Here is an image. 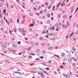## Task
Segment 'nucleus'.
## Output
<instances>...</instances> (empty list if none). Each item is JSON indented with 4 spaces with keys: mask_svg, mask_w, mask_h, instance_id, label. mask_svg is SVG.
Segmentation results:
<instances>
[{
    "mask_svg": "<svg viewBox=\"0 0 78 78\" xmlns=\"http://www.w3.org/2000/svg\"><path fill=\"white\" fill-rule=\"evenodd\" d=\"M8 50L9 51H13V50H12V49H8Z\"/></svg>",
    "mask_w": 78,
    "mask_h": 78,
    "instance_id": "obj_18",
    "label": "nucleus"
},
{
    "mask_svg": "<svg viewBox=\"0 0 78 78\" xmlns=\"http://www.w3.org/2000/svg\"><path fill=\"white\" fill-rule=\"evenodd\" d=\"M54 56H57V57H58V58H59V56L57 55H54Z\"/></svg>",
    "mask_w": 78,
    "mask_h": 78,
    "instance_id": "obj_51",
    "label": "nucleus"
},
{
    "mask_svg": "<svg viewBox=\"0 0 78 78\" xmlns=\"http://www.w3.org/2000/svg\"><path fill=\"white\" fill-rule=\"evenodd\" d=\"M42 64H43V65H44V66H47V64L44 62H43Z\"/></svg>",
    "mask_w": 78,
    "mask_h": 78,
    "instance_id": "obj_14",
    "label": "nucleus"
},
{
    "mask_svg": "<svg viewBox=\"0 0 78 78\" xmlns=\"http://www.w3.org/2000/svg\"><path fill=\"white\" fill-rule=\"evenodd\" d=\"M64 24H62V27H63V28H67V26H66V25H65L64 26Z\"/></svg>",
    "mask_w": 78,
    "mask_h": 78,
    "instance_id": "obj_3",
    "label": "nucleus"
},
{
    "mask_svg": "<svg viewBox=\"0 0 78 78\" xmlns=\"http://www.w3.org/2000/svg\"><path fill=\"white\" fill-rule=\"evenodd\" d=\"M36 51L37 52V53H41V51L39 50V49H37L36 50Z\"/></svg>",
    "mask_w": 78,
    "mask_h": 78,
    "instance_id": "obj_5",
    "label": "nucleus"
},
{
    "mask_svg": "<svg viewBox=\"0 0 78 78\" xmlns=\"http://www.w3.org/2000/svg\"><path fill=\"white\" fill-rule=\"evenodd\" d=\"M58 17H59V18H60V17H61V15H60V14H58Z\"/></svg>",
    "mask_w": 78,
    "mask_h": 78,
    "instance_id": "obj_46",
    "label": "nucleus"
},
{
    "mask_svg": "<svg viewBox=\"0 0 78 78\" xmlns=\"http://www.w3.org/2000/svg\"><path fill=\"white\" fill-rule=\"evenodd\" d=\"M69 73H68L67 75L66 76V78H69L70 77V76L69 75Z\"/></svg>",
    "mask_w": 78,
    "mask_h": 78,
    "instance_id": "obj_6",
    "label": "nucleus"
},
{
    "mask_svg": "<svg viewBox=\"0 0 78 78\" xmlns=\"http://www.w3.org/2000/svg\"><path fill=\"white\" fill-rule=\"evenodd\" d=\"M37 73H38V74H39V75H41V74H42L41 73H39L38 72H37Z\"/></svg>",
    "mask_w": 78,
    "mask_h": 78,
    "instance_id": "obj_57",
    "label": "nucleus"
},
{
    "mask_svg": "<svg viewBox=\"0 0 78 78\" xmlns=\"http://www.w3.org/2000/svg\"><path fill=\"white\" fill-rule=\"evenodd\" d=\"M72 58H73V60H74V61H77V60H76L75 58H73V57H72Z\"/></svg>",
    "mask_w": 78,
    "mask_h": 78,
    "instance_id": "obj_15",
    "label": "nucleus"
},
{
    "mask_svg": "<svg viewBox=\"0 0 78 78\" xmlns=\"http://www.w3.org/2000/svg\"><path fill=\"white\" fill-rule=\"evenodd\" d=\"M51 30H54L55 27H52L51 28Z\"/></svg>",
    "mask_w": 78,
    "mask_h": 78,
    "instance_id": "obj_21",
    "label": "nucleus"
},
{
    "mask_svg": "<svg viewBox=\"0 0 78 78\" xmlns=\"http://www.w3.org/2000/svg\"><path fill=\"white\" fill-rule=\"evenodd\" d=\"M41 77H42V78H44L45 76H44V74H41Z\"/></svg>",
    "mask_w": 78,
    "mask_h": 78,
    "instance_id": "obj_12",
    "label": "nucleus"
},
{
    "mask_svg": "<svg viewBox=\"0 0 78 78\" xmlns=\"http://www.w3.org/2000/svg\"><path fill=\"white\" fill-rule=\"evenodd\" d=\"M55 26L56 28H59V24L58 23L55 24Z\"/></svg>",
    "mask_w": 78,
    "mask_h": 78,
    "instance_id": "obj_8",
    "label": "nucleus"
},
{
    "mask_svg": "<svg viewBox=\"0 0 78 78\" xmlns=\"http://www.w3.org/2000/svg\"><path fill=\"white\" fill-rule=\"evenodd\" d=\"M64 60L65 61H67V59H66V58H64Z\"/></svg>",
    "mask_w": 78,
    "mask_h": 78,
    "instance_id": "obj_50",
    "label": "nucleus"
},
{
    "mask_svg": "<svg viewBox=\"0 0 78 78\" xmlns=\"http://www.w3.org/2000/svg\"><path fill=\"white\" fill-rule=\"evenodd\" d=\"M72 50H73V51H75V50H76L75 48H73V47H72Z\"/></svg>",
    "mask_w": 78,
    "mask_h": 78,
    "instance_id": "obj_19",
    "label": "nucleus"
},
{
    "mask_svg": "<svg viewBox=\"0 0 78 78\" xmlns=\"http://www.w3.org/2000/svg\"><path fill=\"white\" fill-rule=\"evenodd\" d=\"M33 25H34V24L33 23H31L29 25V27H32V26H33Z\"/></svg>",
    "mask_w": 78,
    "mask_h": 78,
    "instance_id": "obj_22",
    "label": "nucleus"
},
{
    "mask_svg": "<svg viewBox=\"0 0 78 78\" xmlns=\"http://www.w3.org/2000/svg\"><path fill=\"white\" fill-rule=\"evenodd\" d=\"M51 2L52 3H53L55 2V0H51Z\"/></svg>",
    "mask_w": 78,
    "mask_h": 78,
    "instance_id": "obj_25",
    "label": "nucleus"
},
{
    "mask_svg": "<svg viewBox=\"0 0 78 78\" xmlns=\"http://www.w3.org/2000/svg\"><path fill=\"white\" fill-rule=\"evenodd\" d=\"M75 55L76 56L78 57V52H76Z\"/></svg>",
    "mask_w": 78,
    "mask_h": 78,
    "instance_id": "obj_27",
    "label": "nucleus"
},
{
    "mask_svg": "<svg viewBox=\"0 0 78 78\" xmlns=\"http://www.w3.org/2000/svg\"><path fill=\"white\" fill-rule=\"evenodd\" d=\"M74 33V32H73L69 36V37H71L73 35V34Z\"/></svg>",
    "mask_w": 78,
    "mask_h": 78,
    "instance_id": "obj_7",
    "label": "nucleus"
},
{
    "mask_svg": "<svg viewBox=\"0 0 78 78\" xmlns=\"http://www.w3.org/2000/svg\"><path fill=\"white\" fill-rule=\"evenodd\" d=\"M45 69L46 70H49V69H50L49 68H45Z\"/></svg>",
    "mask_w": 78,
    "mask_h": 78,
    "instance_id": "obj_36",
    "label": "nucleus"
},
{
    "mask_svg": "<svg viewBox=\"0 0 78 78\" xmlns=\"http://www.w3.org/2000/svg\"><path fill=\"white\" fill-rule=\"evenodd\" d=\"M63 5H66V4H64V3H63L61 5V6H62Z\"/></svg>",
    "mask_w": 78,
    "mask_h": 78,
    "instance_id": "obj_42",
    "label": "nucleus"
},
{
    "mask_svg": "<svg viewBox=\"0 0 78 78\" xmlns=\"http://www.w3.org/2000/svg\"><path fill=\"white\" fill-rule=\"evenodd\" d=\"M47 23L48 24H49V23H50V20H48L47 21Z\"/></svg>",
    "mask_w": 78,
    "mask_h": 78,
    "instance_id": "obj_28",
    "label": "nucleus"
},
{
    "mask_svg": "<svg viewBox=\"0 0 78 78\" xmlns=\"http://www.w3.org/2000/svg\"><path fill=\"white\" fill-rule=\"evenodd\" d=\"M66 24L68 27H69V22L68 21H67L66 22Z\"/></svg>",
    "mask_w": 78,
    "mask_h": 78,
    "instance_id": "obj_13",
    "label": "nucleus"
},
{
    "mask_svg": "<svg viewBox=\"0 0 78 78\" xmlns=\"http://www.w3.org/2000/svg\"><path fill=\"white\" fill-rule=\"evenodd\" d=\"M50 36H53V33H51L50 34Z\"/></svg>",
    "mask_w": 78,
    "mask_h": 78,
    "instance_id": "obj_34",
    "label": "nucleus"
},
{
    "mask_svg": "<svg viewBox=\"0 0 78 78\" xmlns=\"http://www.w3.org/2000/svg\"><path fill=\"white\" fill-rule=\"evenodd\" d=\"M34 64H35V63H33L30 65V66H33V65H34Z\"/></svg>",
    "mask_w": 78,
    "mask_h": 78,
    "instance_id": "obj_45",
    "label": "nucleus"
},
{
    "mask_svg": "<svg viewBox=\"0 0 78 78\" xmlns=\"http://www.w3.org/2000/svg\"><path fill=\"white\" fill-rule=\"evenodd\" d=\"M47 9H46L45 10H44V12L45 13L47 12Z\"/></svg>",
    "mask_w": 78,
    "mask_h": 78,
    "instance_id": "obj_31",
    "label": "nucleus"
},
{
    "mask_svg": "<svg viewBox=\"0 0 78 78\" xmlns=\"http://www.w3.org/2000/svg\"><path fill=\"white\" fill-rule=\"evenodd\" d=\"M1 23H2V24H4L5 23V21L2 20V21H1Z\"/></svg>",
    "mask_w": 78,
    "mask_h": 78,
    "instance_id": "obj_32",
    "label": "nucleus"
},
{
    "mask_svg": "<svg viewBox=\"0 0 78 78\" xmlns=\"http://www.w3.org/2000/svg\"><path fill=\"white\" fill-rule=\"evenodd\" d=\"M63 76H66V74H63Z\"/></svg>",
    "mask_w": 78,
    "mask_h": 78,
    "instance_id": "obj_53",
    "label": "nucleus"
},
{
    "mask_svg": "<svg viewBox=\"0 0 78 78\" xmlns=\"http://www.w3.org/2000/svg\"><path fill=\"white\" fill-rule=\"evenodd\" d=\"M25 19H23V20H22L21 23L22 24H23V23H25Z\"/></svg>",
    "mask_w": 78,
    "mask_h": 78,
    "instance_id": "obj_2",
    "label": "nucleus"
},
{
    "mask_svg": "<svg viewBox=\"0 0 78 78\" xmlns=\"http://www.w3.org/2000/svg\"><path fill=\"white\" fill-rule=\"evenodd\" d=\"M64 55H65V54L64 53H62L61 55V56H62V57H63V56H64Z\"/></svg>",
    "mask_w": 78,
    "mask_h": 78,
    "instance_id": "obj_26",
    "label": "nucleus"
},
{
    "mask_svg": "<svg viewBox=\"0 0 78 78\" xmlns=\"http://www.w3.org/2000/svg\"><path fill=\"white\" fill-rule=\"evenodd\" d=\"M39 58H41V59H44V58H43V57L42 56H40V57H39Z\"/></svg>",
    "mask_w": 78,
    "mask_h": 78,
    "instance_id": "obj_39",
    "label": "nucleus"
},
{
    "mask_svg": "<svg viewBox=\"0 0 78 78\" xmlns=\"http://www.w3.org/2000/svg\"><path fill=\"white\" fill-rule=\"evenodd\" d=\"M45 18V16H42V19H44Z\"/></svg>",
    "mask_w": 78,
    "mask_h": 78,
    "instance_id": "obj_35",
    "label": "nucleus"
},
{
    "mask_svg": "<svg viewBox=\"0 0 78 78\" xmlns=\"http://www.w3.org/2000/svg\"><path fill=\"white\" fill-rule=\"evenodd\" d=\"M35 60H36V61H38L39 60H40V59L39 58H37L36 59H35Z\"/></svg>",
    "mask_w": 78,
    "mask_h": 78,
    "instance_id": "obj_40",
    "label": "nucleus"
},
{
    "mask_svg": "<svg viewBox=\"0 0 78 78\" xmlns=\"http://www.w3.org/2000/svg\"><path fill=\"white\" fill-rule=\"evenodd\" d=\"M18 44H21V42H20V41H19L18 43H17Z\"/></svg>",
    "mask_w": 78,
    "mask_h": 78,
    "instance_id": "obj_48",
    "label": "nucleus"
},
{
    "mask_svg": "<svg viewBox=\"0 0 78 78\" xmlns=\"http://www.w3.org/2000/svg\"><path fill=\"white\" fill-rule=\"evenodd\" d=\"M9 30L10 33V35H12V34L11 33V30H10L9 29Z\"/></svg>",
    "mask_w": 78,
    "mask_h": 78,
    "instance_id": "obj_30",
    "label": "nucleus"
},
{
    "mask_svg": "<svg viewBox=\"0 0 78 78\" xmlns=\"http://www.w3.org/2000/svg\"><path fill=\"white\" fill-rule=\"evenodd\" d=\"M53 47H51L48 48V50H51V49H53Z\"/></svg>",
    "mask_w": 78,
    "mask_h": 78,
    "instance_id": "obj_9",
    "label": "nucleus"
},
{
    "mask_svg": "<svg viewBox=\"0 0 78 78\" xmlns=\"http://www.w3.org/2000/svg\"><path fill=\"white\" fill-rule=\"evenodd\" d=\"M76 25V24L74 23L73 24V27H75V25Z\"/></svg>",
    "mask_w": 78,
    "mask_h": 78,
    "instance_id": "obj_56",
    "label": "nucleus"
},
{
    "mask_svg": "<svg viewBox=\"0 0 78 78\" xmlns=\"http://www.w3.org/2000/svg\"><path fill=\"white\" fill-rule=\"evenodd\" d=\"M50 8H51V6H48V8L49 9H50Z\"/></svg>",
    "mask_w": 78,
    "mask_h": 78,
    "instance_id": "obj_58",
    "label": "nucleus"
},
{
    "mask_svg": "<svg viewBox=\"0 0 78 78\" xmlns=\"http://www.w3.org/2000/svg\"><path fill=\"white\" fill-rule=\"evenodd\" d=\"M43 12V11H41L40 12V14H42V12Z\"/></svg>",
    "mask_w": 78,
    "mask_h": 78,
    "instance_id": "obj_64",
    "label": "nucleus"
},
{
    "mask_svg": "<svg viewBox=\"0 0 78 78\" xmlns=\"http://www.w3.org/2000/svg\"><path fill=\"white\" fill-rule=\"evenodd\" d=\"M68 61L69 62H72V59L71 58H69L68 59Z\"/></svg>",
    "mask_w": 78,
    "mask_h": 78,
    "instance_id": "obj_17",
    "label": "nucleus"
},
{
    "mask_svg": "<svg viewBox=\"0 0 78 78\" xmlns=\"http://www.w3.org/2000/svg\"><path fill=\"white\" fill-rule=\"evenodd\" d=\"M48 62H49V63H50V64H51V61L49 60L48 61Z\"/></svg>",
    "mask_w": 78,
    "mask_h": 78,
    "instance_id": "obj_49",
    "label": "nucleus"
},
{
    "mask_svg": "<svg viewBox=\"0 0 78 78\" xmlns=\"http://www.w3.org/2000/svg\"><path fill=\"white\" fill-rule=\"evenodd\" d=\"M39 40H43L44 39H43V37H40L39 38Z\"/></svg>",
    "mask_w": 78,
    "mask_h": 78,
    "instance_id": "obj_16",
    "label": "nucleus"
},
{
    "mask_svg": "<svg viewBox=\"0 0 78 78\" xmlns=\"http://www.w3.org/2000/svg\"><path fill=\"white\" fill-rule=\"evenodd\" d=\"M59 48L58 47V46H54V48L55 49H58Z\"/></svg>",
    "mask_w": 78,
    "mask_h": 78,
    "instance_id": "obj_11",
    "label": "nucleus"
},
{
    "mask_svg": "<svg viewBox=\"0 0 78 78\" xmlns=\"http://www.w3.org/2000/svg\"><path fill=\"white\" fill-rule=\"evenodd\" d=\"M31 47H30L29 48L27 49V50H30V49H31Z\"/></svg>",
    "mask_w": 78,
    "mask_h": 78,
    "instance_id": "obj_38",
    "label": "nucleus"
},
{
    "mask_svg": "<svg viewBox=\"0 0 78 78\" xmlns=\"http://www.w3.org/2000/svg\"><path fill=\"white\" fill-rule=\"evenodd\" d=\"M30 16H31V17H33V15L31 13H30Z\"/></svg>",
    "mask_w": 78,
    "mask_h": 78,
    "instance_id": "obj_29",
    "label": "nucleus"
},
{
    "mask_svg": "<svg viewBox=\"0 0 78 78\" xmlns=\"http://www.w3.org/2000/svg\"><path fill=\"white\" fill-rule=\"evenodd\" d=\"M9 22H10V23H12V19H10L9 20Z\"/></svg>",
    "mask_w": 78,
    "mask_h": 78,
    "instance_id": "obj_23",
    "label": "nucleus"
},
{
    "mask_svg": "<svg viewBox=\"0 0 78 78\" xmlns=\"http://www.w3.org/2000/svg\"><path fill=\"white\" fill-rule=\"evenodd\" d=\"M12 47H14L15 48H16V47H17V44H14L12 45Z\"/></svg>",
    "mask_w": 78,
    "mask_h": 78,
    "instance_id": "obj_4",
    "label": "nucleus"
},
{
    "mask_svg": "<svg viewBox=\"0 0 78 78\" xmlns=\"http://www.w3.org/2000/svg\"><path fill=\"white\" fill-rule=\"evenodd\" d=\"M6 12V9H4V11L3 12V13H4V12Z\"/></svg>",
    "mask_w": 78,
    "mask_h": 78,
    "instance_id": "obj_54",
    "label": "nucleus"
},
{
    "mask_svg": "<svg viewBox=\"0 0 78 78\" xmlns=\"http://www.w3.org/2000/svg\"><path fill=\"white\" fill-rule=\"evenodd\" d=\"M21 53H23V54H25V51L24 50H23L22 51Z\"/></svg>",
    "mask_w": 78,
    "mask_h": 78,
    "instance_id": "obj_10",
    "label": "nucleus"
},
{
    "mask_svg": "<svg viewBox=\"0 0 78 78\" xmlns=\"http://www.w3.org/2000/svg\"><path fill=\"white\" fill-rule=\"evenodd\" d=\"M11 41H14V38H13L11 39Z\"/></svg>",
    "mask_w": 78,
    "mask_h": 78,
    "instance_id": "obj_52",
    "label": "nucleus"
},
{
    "mask_svg": "<svg viewBox=\"0 0 78 78\" xmlns=\"http://www.w3.org/2000/svg\"><path fill=\"white\" fill-rule=\"evenodd\" d=\"M33 38H34V39H36V37L35 36H33Z\"/></svg>",
    "mask_w": 78,
    "mask_h": 78,
    "instance_id": "obj_60",
    "label": "nucleus"
},
{
    "mask_svg": "<svg viewBox=\"0 0 78 78\" xmlns=\"http://www.w3.org/2000/svg\"><path fill=\"white\" fill-rule=\"evenodd\" d=\"M5 62L7 63H8V64H10V63L9 62V61H6Z\"/></svg>",
    "mask_w": 78,
    "mask_h": 78,
    "instance_id": "obj_37",
    "label": "nucleus"
},
{
    "mask_svg": "<svg viewBox=\"0 0 78 78\" xmlns=\"http://www.w3.org/2000/svg\"><path fill=\"white\" fill-rule=\"evenodd\" d=\"M30 55H33V56H34L35 55H34V54H33V53L30 54Z\"/></svg>",
    "mask_w": 78,
    "mask_h": 78,
    "instance_id": "obj_44",
    "label": "nucleus"
},
{
    "mask_svg": "<svg viewBox=\"0 0 78 78\" xmlns=\"http://www.w3.org/2000/svg\"><path fill=\"white\" fill-rule=\"evenodd\" d=\"M14 32H15V33H16V32H17V30H16V29L14 28Z\"/></svg>",
    "mask_w": 78,
    "mask_h": 78,
    "instance_id": "obj_33",
    "label": "nucleus"
},
{
    "mask_svg": "<svg viewBox=\"0 0 78 78\" xmlns=\"http://www.w3.org/2000/svg\"><path fill=\"white\" fill-rule=\"evenodd\" d=\"M19 29L20 30V31H23V30H24V28H23V29H22L21 30V29H20V28H19Z\"/></svg>",
    "mask_w": 78,
    "mask_h": 78,
    "instance_id": "obj_24",
    "label": "nucleus"
},
{
    "mask_svg": "<svg viewBox=\"0 0 78 78\" xmlns=\"http://www.w3.org/2000/svg\"><path fill=\"white\" fill-rule=\"evenodd\" d=\"M54 73L55 74V75H56V72L54 71Z\"/></svg>",
    "mask_w": 78,
    "mask_h": 78,
    "instance_id": "obj_62",
    "label": "nucleus"
},
{
    "mask_svg": "<svg viewBox=\"0 0 78 78\" xmlns=\"http://www.w3.org/2000/svg\"><path fill=\"white\" fill-rule=\"evenodd\" d=\"M3 47L4 48H6V47H5V45H3Z\"/></svg>",
    "mask_w": 78,
    "mask_h": 78,
    "instance_id": "obj_59",
    "label": "nucleus"
},
{
    "mask_svg": "<svg viewBox=\"0 0 78 78\" xmlns=\"http://www.w3.org/2000/svg\"><path fill=\"white\" fill-rule=\"evenodd\" d=\"M35 44H36V45H39V43H36Z\"/></svg>",
    "mask_w": 78,
    "mask_h": 78,
    "instance_id": "obj_43",
    "label": "nucleus"
},
{
    "mask_svg": "<svg viewBox=\"0 0 78 78\" xmlns=\"http://www.w3.org/2000/svg\"><path fill=\"white\" fill-rule=\"evenodd\" d=\"M78 7L77 8V9L76 10V11L75 12V13L76 12V11H77V10H78Z\"/></svg>",
    "mask_w": 78,
    "mask_h": 78,
    "instance_id": "obj_61",
    "label": "nucleus"
},
{
    "mask_svg": "<svg viewBox=\"0 0 78 78\" xmlns=\"http://www.w3.org/2000/svg\"><path fill=\"white\" fill-rule=\"evenodd\" d=\"M62 18H63V19H64V18H65V19H66V20H67V15H65V16H62Z\"/></svg>",
    "mask_w": 78,
    "mask_h": 78,
    "instance_id": "obj_1",
    "label": "nucleus"
},
{
    "mask_svg": "<svg viewBox=\"0 0 78 78\" xmlns=\"http://www.w3.org/2000/svg\"><path fill=\"white\" fill-rule=\"evenodd\" d=\"M47 16L48 17H50V14H48L47 15Z\"/></svg>",
    "mask_w": 78,
    "mask_h": 78,
    "instance_id": "obj_41",
    "label": "nucleus"
},
{
    "mask_svg": "<svg viewBox=\"0 0 78 78\" xmlns=\"http://www.w3.org/2000/svg\"><path fill=\"white\" fill-rule=\"evenodd\" d=\"M43 23H42V22L41 21L40 22V24H41V25H42V24Z\"/></svg>",
    "mask_w": 78,
    "mask_h": 78,
    "instance_id": "obj_63",
    "label": "nucleus"
},
{
    "mask_svg": "<svg viewBox=\"0 0 78 78\" xmlns=\"http://www.w3.org/2000/svg\"><path fill=\"white\" fill-rule=\"evenodd\" d=\"M25 40H26V41H27V40H28V38L26 37L25 38Z\"/></svg>",
    "mask_w": 78,
    "mask_h": 78,
    "instance_id": "obj_55",
    "label": "nucleus"
},
{
    "mask_svg": "<svg viewBox=\"0 0 78 78\" xmlns=\"http://www.w3.org/2000/svg\"><path fill=\"white\" fill-rule=\"evenodd\" d=\"M45 5L48 6V3H47V2H46L45 3Z\"/></svg>",
    "mask_w": 78,
    "mask_h": 78,
    "instance_id": "obj_47",
    "label": "nucleus"
},
{
    "mask_svg": "<svg viewBox=\"0 0 78 78\" xmlns=\"http://www.w3.org/2000/svg\"><path fill=\"white\" fill-rule=\"evenodd\" d=\"M41 45H42V46H45V44L44 43H43L41 44Z\"/></svg>",
    "mask_w": 78,
    "mask_h": 78,
    "instance_id": "obj_20",
    "label": "nucleus"
}]
</instances>
